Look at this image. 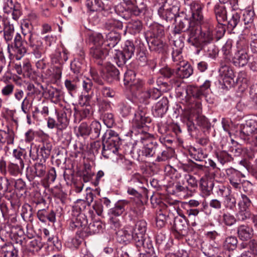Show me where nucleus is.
<instances>
[{"label":"nucleus","mask_w":257,"mask_h":257,"mask_svg":"<svg viewBox=\"0 0 257 257\" xmlns=\"http://www.w3.org/2000/svg\"><path fill=\"white\" fill-rule=\"evenodd\" d=\"M202 6L198 3L192 2L190 4V10L192 13V20L188 19L183 14L178 15L175 19L174 33L179 34L181 32L188 31L189 35L192 32V29L196 28L197 24H201L203 20L202 15Z\"/></svg>","instance_id":"f257e3e1"},{"label":"nucleus","mask_w":257,"mask_h":257,"mask_svg":"<svg viewBox=\"0 0 257 257\" xmlns=\"http://www.w3.org/2000/svg\"><path fill=\"white\" fill-rule=\"evenodd\" d=\"M182 51L181 49H174L172 53L173 61L174 63V65L178 66L182 63V62H186L183 59V57L181 55Z\"/></svg>","instance_id":"6e6d98bb"},{"label":"nucleus","mask_w":257,"mask_h":257,"mask_svg":"<svg viewBox=\"0 0 257 257\" xmlns=\"http://www.w3.org/2000/svg\"><path fill=\"white\" fill-rule=\"evenodd\" d=\"M238 240L236 237L229 236L227 237L224 242V246L229 250H234L237 246Z\"/></svg>","instance_id":"37998d69"},{"label":"nucleus","mask_w":257,"mask_h":257,"mask_svg":"<svg viewBox=\"0 0 257 257\" xmlns=\"http://www.w3.org/2000/svg\"><path fill=\"white\" fill-rule=\"evenodd\" d=\"M37 216L39 220L43 223H46L47 221L54 223L56 221V213L53 210H39Z\"/></svg>","instance_id":"5701e85b"},{"label":"nucleus","mask_w":257,"mask_h":257,"mask_svg":"<svg viewBox=\"0 0 257 257\" xmlns=\"http://www.w3.org/2000/svg\"><path fill=\"white\" fill-rule=\"evenodd\" d=\"M18 250L11 243H5L1 246L0 257H18Z\"/></svg>","instance_id":"c85d7f7f"},{"label":"nucleus","mask_w":257,"mask_h":257,"mask_svg":"<svg viewBox=\"0 0 257 257\" xmlns=\"http://www.w3.org/2000/svg\"><path fill=\"white\" fill-rule=\"evenodd\" d=\"M78 134L82 137L90 135V126L86 122H82L78 128Z\"/></svg>","instance_id":"774afa93"},{"label":"nucleus","mask_w":257,"mask_h":257,"mask_svg":"<svg viewBox=\"0 0 257 257\" xmlns=\"http://www.w3.org/2000/svg\"><path fill=\"white\" fill-rule=\"evenodd\" d=\"M119 76V72L114 66L111 64H109L107 66L105 77L108 82H112L115 80H118Z\"/></svg>","instance_id":"7c9ffc66"},{"label":"nucleus","mask_w":257,"mask_h":257,"mask_svg":"<svg viewBox=\"0 0 257 257\" xmlns=\"http://www.w3.org/2000/svg\"><path fill=\"white\" fill-rule=\"evenodd\" d=\"M134 121L138 128L143 127L144 125L151 121L148 116H146L144 110H140L135 114Z\"/></svg>","instance_id":"2f4dec72"},{"label":"nucleus","mask_w":257,"mask_h":257,"mask_svg":"<svg viewBox=\"0 0 257 257\" xmlns=\"http://www.w3.org/2000/svg\"><path fill=\"white\" fill-rule=\"evenodd\" d=\"M142 27V23L140 21L134 20L128 23L127 29L129 33L133 35H135L140 32Z\"/></svg>","instance_id":"58836bf2"},{"label":"nucleus","mask_w":257,"mask_h":257,"mask_svg":"<svg viewBox=\"0 0 257 257\" xmlns=\"http://www.w3.org/2000/svg\"><path fill=\"white\" fill-rule=\"evenodd\" d=\"M32 207L29 205H26L22 207L21 216L25 220L32 221L33 213Z\"/></svg>","instance_id":"052dcab7"},{"label":"nucleus","mask_w":257,"mask_h":257,"mask_svg":"<svg viewBox=\"0 0 257 257\" xmlns=\"http://www.w3.org/2000/svg\"><path fill=\"white\" fill-rule=\"evenodd\" d=\"M216 157L218 160L222 165L226 162L231 161L232 159L231 156L225 151H221L217 153Z\"/></svg>","instance_id":"e2e57ef3"},{"label":"nucleus","mask_w":257,"mask_h":257,"mask_svg":"<svg viewBox=\"0 0 257 257\" xmlns=\"http://www.w3.org/2000/svg\"><path fill=\"white\" fill-rule=\"evenodd\" d=\"M142 144V149L140 150L139 155L146 157L155 156L157 152H159L160 145L156 141L151 138H143L141 139Z\"/></svg>","instance_id":"1a4fd4ad"},{"label":"nucleus","mask_w":257,"mask_h":257,"mask_svg":"<svg viewBox=\"0 0 257 257\" xmlns=\"http://www.w3.org/2000/svg\"><path fill=\"white\" fill-rule=\"evenodd\" d=\"M122 26V23L120 21L115 19L108 20L104 24V27L105 29L107 30H111V31H114L113 30L115 29H121Z\"/></svg>","instance_id":"09e8293b"},{"label":"nucleus","mask_w":257,"mask_h":257,"mask_svg":"<svg viewBox=\"0 0 257 257\" xmlns=\"http://www.w3.org/2000/svg\"><path fill=\"white\" fill-rule=\"evenodd\" d=\"M135 49V46L133 42L127 40L125 41L121 52L125 55V57L130 59L134 55Z\"/></svg>","instance_id":"c03bdc74"},{"label":"nucleus","mask_w":257,"mask_h":257,"mask_svg":"<svg viewBox=\"0 0 257 257\" xmlns=\"http://www.w3.org/2000/svg\"><path fill=\"white\" fill-rule=\"evenodd\" d=\"M26 242H28L27 246L29 249L32 251H38L42 247V244L39 239L33 238L32 239H29L26 240Z\"/></svg>","instance_id":"5fc2aeb1"},{"label":"nucleus","mask_w":257,"mask_h":257,"mask_svg":"<svg viewBox=\"0 0 257 257\" xmlns=\"http://www.w3.org/2000/svg\"><path fill=\"white\" fill-rule=\"evenodd\" d=\"M57 116L56 127L60 131L65 130L69 124V119L67 118L66 112L64 111L58 112Z\"/></svg>","instance_id":"c9c22d12"},{"label":"nucleus","mask_w":257,"mask_h":257,"mask_svg":"<svg viewBox=\"0 0 257 257\" xmlns=\"http://www.w3.org/2000/svg\"><path fill=\"white\" fill-rule=\"evenodd\" d=\"M193 151V152H190V155L192 158L196 161H202L204 158L207 157V155L204 153L203 150L201 149H196L194 148Z\"/></svg>","instance_id":"680f3d73"},{"label":"nucleus","mask_w":257,"mask_h":257,"mask_svg":"<svg viewBox=\"0 0 257 257\" xmlns=\"http://www.w3.org/2000/svg\"><path fill=\"white\" fill-rule=\"evenodd\" d=\"M15 85L12 83H6L1 89V94L3 96L10 97L14 93Z\"/></svg>","instance_id":"4d7b16f0"},{"label":"nucleus","mask_w":257,"mask_h":257,"mask_svg":"<svg viewBox=\"0 0 257 257\" xmlns=\"http://www.w3.org/2000/svg\"><path fill=\"white\" fill-rule=\"evenodd\" d=\"M7 233L10 238L16 244H19L22 246L26 245V235L22 227L20 226H8Z\"/></svg>","instance_id":"9d476101"},{"label":"nucleus","mask_w":257,"mask_h":257,"mask_svg":"<svg viewBox=\"0 0 257 257\" xmlns=\"http://www.w3.org/2000/svg\"><path fill=\"white\" fill-rule=\"evenodd\" d=\"M174 0H166L165 3L158 10V15L166 21H171L177 17L178 8L174 5Z\"/></svg>","instance_id":"0eeeda50"},{"label":"nucleus","mask_w":257,"mask_h":257,"mask_svg":"<svg viewBox=\"0 0 257 257\" xmlns=\"http://www.w3.org/2000/svg\"><path fill=\"white\" fill-rule=\"evenodd\" d=\"M146 178L141 174L136 173L134 174L129 181L131 185L140 189L146 190L144 184L146 183Z\"/></svg>","instance_id":"c756f323"},{"label":"nucleus","mask_w":257,"mask_h":257,"mask_svg":"<svg viewBox=\"0 0 257 257\" xmlns=\"http://www.w3.org/2000/svg\"><path fill=\"white\" fill-rule=\"evenodd\" d=\"M0 6L5 13L12 14L14 20H17L20 17L21 13L19 7L14 4L13 0H0Z\"/></svg>","instance_id":"f8f14e48"},{"label":"nucleus","mask_w":257,"mask_h":257,"mask_svg":"<svg viewBox=\"0 0 257 257\" xmlns=\"http://www.w3.org/2000/svg\"><path fill=\"white\" fill-rule=\"evenodd\" d=\"M254 16V13L252 10H245L243 12L242 20L244 25L246 26L245 29L250 28L252 26Z\"/></svg>","instance_id":"ea45409f"},{"label":"nucleus","mask_w":257,"mask_h":257,"mask_svg":"<svg viewBox=\"0 0 257 257\" xmlns=\"http://www.w3.org/2000/svg\"><path fill=\"white\" fill-rule=\"evenodd\" d=\"M4 38L7 44L12 43L14 39V48L16 53V59L20 60L27 52V41H24L23 37L19 33H15L14 26L8 24L3 32Z\"/></svg>","instance_id":"f03ea898"},{"label":"nucleus","mask_w":257,"mask_h":257,"mask_svg":"<svg viewBox=\"0 0 257 257\" xmlns=\"http://www.w3.org/2000/svg\"><path fill=\"white\" fill-rule=\"evenodd\" d=\"M51 149V145L49 143H46V144H43V146L40 148V150H38V155L40 154L44 162H45V160L49 156Z\"/></svg>","instance_id":"3c124183"},{"label":"nucleus","mask_w":257,"mask_h":257,"mask_svg":"<svg viewBox=\"0 0 257 257\" xmlns=\"http://www.w3.org/2000/svg\"><path fill=\"white\" fill-rule=\"evenodd\" d=\"M103 36L101 34H96L93 38V46L90 50V55L94 62L99 65H102L108 54L109 50L101 44Z\"/></svg>","instance_id":"39448f33"},{"label":"nucleus","mask_w":257,"mask_h":257,"mask_svg":"<svg viewBox=\"0 0 257 257\" xmlns=\"http://www.w3.org/2000/svg\"><path fill=\"white\" fill-rule=\"evenodd\" d=\"M148 43L151 51L158 53L163 52L165 47V44L160 38L150 37Z\"/></svg>","instance_id":"b1692460"},{"label":"nucleus","mask_w":257,"mask_h":257,"mask_svg":"<svg viewBox=\"0 0 257 257\" xmlns=\"http://www.w3.org/2000/svg\"><path fill=\"white\" fill-rule=\"evenodd\" d=\"M103 37H104L103 36ZM104 38L102 39V41L99 42L104 45V46H108L109 48L114 47L119 41L120 39V35L119 33L116 31H111L105 35V40Z\"/></svg>","instance_id":"412c9836"},{"label":"nucleus","mask_w":257,"mask_h":257,"mask_svg":"<svg viewBox=\"0 0 257 257\" xmlns=\"http://www.w3.org/2000/svg\"><path fill=\"white\" fill-rule=\"evenodd\" d=\"M169 101L166 97H163L153 108V114L157 117H162L168 109Z\"/></svg>","instance_id":"aec40b11"},{"label":"nucleus","mask_w":257,"mask_h":257,"mask_svg":"<svg viewBox=\"0 0 257 257\" xmlns=\"http://www.w3.org/2000/svg\"><path fill=\"white\" fill-rule=\"evenodd\" d=\"M114 59L115 63L119 67L123 66L126 61L130 59L125 57V55L121 51L114 50Z\"/></svg>","instance_id":"79ce46f5"},{"label":"nucleus","mask_w":257,"mask_h":257,"mask_svg":"<svg viewBox=\"0 0 257 257\" xmlns=\"http://www.w3.org/2000/svg\"><path fill=\"white\" fill-rule=\"evenodd\" d=\"M185 91L187 95L191 94L193 97L199 100L202 96H205L206 94V92L202 91L199 88H198L192 86L188 87Z\"/></svg>","instance_id":"a18cd8bd"},{"label":"nucleus","mask_w":257,"mask_h":257,"mask_svg":"<svg viewBox=\"0 0 257 257\" xmlns=\"http://www.w3.org/2000/svg\"><path fill=\"white\" fill-rule=\"evenodd\" d=\"M159 152H157L156 155V159L155 160L156 162H164L167 160L169 158V152L167 150H163L162 149V146L160 145Z\"/></svg>","instance_id":"bf43d9fd"},{"label":"nucleus","mask_w":257,"mask_h":257,"mask_svg":"<svg viewBox=\"0 0 257 257\" xmlns=\"http://www.w3.org/2000/svg\"><path fill=\"white\" fill-rule=\"evenodd\" d=\"M251 216V214L249 211L245 208L239 207L238 211L236 214V219L237 221H244Z\"/></svg>","instance_id":"603ef678"},{"label":"nucleus","mask_w":257,"mask_h":257,"mask_svg":"<svg viewBox=\"0 0 257 257\" xmlns=\"http://www.w3.org/2000/svg\"><path fill=\"white\" fill-rule=\"evenodd\" d=\"M193 68L188 62H182L176 66L175 69V75L180 78H187L193 74Z\"/></svg>","instance_id":"f3484780"},{"label":"nucleus","mask_w":257,"mask_h":257,"mask_svg":"<svg viewBox=\"0 0 257 257\" xmlns=\"http://www.w3.org/2000/svg\"><path fill=\"white\" fill-rule=\"evenodd\" d=\"M27 44L32 48L33 53L37 58H41L43 52L42 42L40 41L36 40L35 38L27 41Z\"/></svg>","instance_id":"cd10ccee"},{"label":"nucleus","mask_w":257,"mask_h":257,"mask_svg":"<svg viewBox=\"0 0 257 257\" xmlns=\"http://www.w3.org/2000/svg\"><path fill=\"white\" fill-rule=\"evenodd\" d=\"M249 56L245 49L238 50L232 59L234 65L238 67H243L248 62Z\"/></svg>","instance_id":"4be33fe9"},{"label":"nucleus","mask_w":257,"mask_h":257,"mask_svg":"<svg viewBox=\"0 0 257 257\" xmlns=\"http://www.w3.org/2000/svg\"><path fill=\"white\" fill-rule=\"evenodd\" d=\"M219 219L221 223L228 227L235 224L237 222L234 215L227 211L223 212L219 215Z\"/></svg>","instance_id":"473e14b6"},{"label":"nucleus","mask_w":257,"mask_h":257,"mask_svg":"<svg viewBox=\"0 0 257 257\" xmlns=\"http://www.w3.org/2000/svg\"><path fill=\"white\" fill-rule=\"evenodd\" d=\"M236 199L230 194L225 197L223 201V205L226 209L233 210L236 207Z\"/></svg>","instance_id":"13d9d810"},{"label":"nucleus","mask_w":257,"mask_h":257,"mask_svg":"<svg viewBox=\"0 0 257 257\" xmlns=\"http://www.w3.org/2000/svg\"><path fill=\"white\" fill-rule=\"evenodd\" d=\"M88 224L87 219L86 216L83 214H79L72 220L70 224V227L72 230L77 229L76 232L77 235H81L84 228Z\"/></svg>","instance_id":"dca6fc26"},{"label":"nucleus","mask_w":257,"mask_h":257,"mask_svg":"<svg viewBox=\"0 0 257 257\" xmlns=\"http://www.w3.org/2000/svg\"><path fill=\"white\" fill-rule=\"evenodd\" d=\"M13 181L5 177H0V192L2 194L10 189L13 184Z\"/></svg>","instance_id":"864d4df0"},{"label":"nucleus","mask_w":257,"mask_h":257,"mask_svg":"<svg viewBox=\"0 0 257 257\" xmlns=\"http://www.w3.org/2000/svg\"><path fill=\"white\" fill-rule=\"evenodd\" d=\"M117 240L122 243H127L132 240L136 242V237L135 232L133 231V227L127 226L122 229L118 230L116 232Z\"/></svg>","instance_id":"ddd939ff"},{"label":"nucleus","mask_w":257,"mask_h":257,"mask_svg":"<svg viewBox=\"0 0 257 257\" xmlns=\"http://www.w3.org/2000/svg\"><path fill=\"white\" fill-rule=\"evenodd\" d=\"M21 30L24 41L31 40V39L35 38L33 33V26L29 21L25 20L23 21L21 24Z\"/></svg>","instance_id":"393cba45"},{"label":"nucleus","mask_w":257,"mask_h":257,"mask_svg":"<svg viewBox=\"0 0 257 257\" xmlns=\"http://www.w3.org/2000/svg\"><path fill=\"white\" fill-rule=\"evenodd\" d=\"M226 173L230 184L235 189H240L242 183L241 179L244 176L232 168L226 169Z\"/></svg>","instance_id":"4468645a"},{"label":"nucleus","mask_w":257,"mask_h":257,"mask_svg":"<svg viewBox=\"0 0 257 257\" xmlns=\"http://www.w3.org/2000/svg\"><path fill=\"white\" fill-rule=\"evenodd\" d=\"M136 73L134 70H127L124 74V82L125 84L130 85L132 90L139 89L143 85L142 81L136 79Z\"/></svg>","instance_id":"6ab92c4d"},{"label":"nucleus","mask_w":257,"mask_h":257,"mask_svg":"<svg viewBox=\"0 0 257 257\" xmlns=\"http://www.w3.org/2000/svg\"><path fill=\"white\" fill-rule=\"evenodd\" d=\"M120 144L121 140L118 134L113 130H107L102 136L101 154L103 157L108 159L113 155H117Z\"/></svg>","instance_id":"7ed1b4c3"},{"label":"nucleus","mask_w":257,"mask_h":257,"mask_svg":"<svg viewBox=\"0 0 257 257\" xmlns=\"http://www.w3.org/2000/svg\"><path fill=\"white\" fill-rule=\"evenodd\" d=\"M4 194L5 198L10 201L11 204L13 207L19 206V197L21 196L19 194L16 192V191L12 190V187L3 194Z\"/></svg>","instance_id":"f704fd0d"},{"label":"nucleus","mask_w":257,"mask_h":257,"mask_svg":"<svg viewBox=\"0 0 257 257\" xmlns=\"http://www.w3.org/2000/svg\"><path fill=\"white\" fill-rule=\"evenodd\" d=\"M214 184L211 180L202 178L200 180V186L202 193L205 196H209L212 192Z\"/></svg>","instance_id":"4c0bfd02"},{"label":"nucleus","mask_w":257,"mask_h":257,"mask_svg":"<svg viewBox=\"0 0 257 257\" xmlns=\"http://www.w3.org/2000/svg\"><path fill=\"white\" fill-rule=\"evenodd\" d=\"M68 50L64 47L62 48V50L59 49L56 50L55 52L51 55L52 63L54 65L63 66L68 59Z\"/></svg>","instance_id":"a211bd4d"},{"label":"nucleus","mask_w":257,"mask_h":257,"mask_svg":"<svg viewBox=\"0 0 257 257\" xmlns=\"http://www.w3.org/2000/svg\"><path fill=\"white\" fill-rule=\"evenodd\" d=\"M240 137L244 140H251L254 146L257 147V122L251 120L247 121L241 127Z\"/></svg>","instance_id":"6e6552de"},{"label":"nucleus","mask_w":257,"mask_h":257,"mask_svg":"<svg viewBox=\"0 0 257 257\" xmlns=\"http://www.w3.org/2000/svg\"><path fill=\"white\" fill-rule=\"evenodd\" d=\"M93 84L91 79L89 78H85L82 82V87L83 92L87 93L88 97H91L93 94Z\"/></svg>","instance_id":"a19ab883"},{"label":"nucleus","mask_w":257,"mask_h":257,"mask_svg":"<svg viewBox=\"0 0 257 257\" xmlns=\"http://www.w3.org/2000/svg\"><path fill=\"white\" fill-rule=\"evenodd\" d=\"M133 110L132 106L127 103L121 102L119 104V111L123 117L130 115Z\"/></svg>","instance_id":"0e129e2a"},{"label":"nucleus","mask_w":257,"mask_h":257,"mask_svg":"<svg viewBox=\"0 0 257 257\" xmlns=\"http://www.w3.org/2000/svg\"><path fill=\"white\" fill-rule=\"evenodd\" d=\"M46 167L43 163H36L27 171V177L32 181L36 177L41 178L45 175Z\"/></svg>","instance_id":"2eb2a0df"},{"label":"nucleus","mask_w":257,"mask_h":257,"mask_svg":"<svg viewBox=\"0 0 257 257\" xmlns=\"http://www.w3.org/2000/svg\"><path fill=\"white\" fill-rule=\"evenodd\" d=\"M85 5L90 12H99L104 17H107L111 13V2H102L100 0H86Z\"/></svg>","instance_id":"423d86ee"},{"label":"nucleus","mask_w":257,"mask_h":257,"mask_svg":"<svg viewBox=\"0 0 257 257\" xmlns=\"http://www.w3.org/2000/svg\"><path fill=\"white\" fill-rule=\"evenodd\" d=\"M136 237V244L137 246H145V233L147 230V222L144 220L137 222L135 227H133Z\"/></svg>","instance_id":"9b49d317"},{"label":"nucleus","mask_w":257,"mask_h":257,"mask_svg":"<svg viewBox=\"0 0 257 257\" xmlns=\"http://www.w3.org/2000/svg\"><path fill=\"white\" fill-rule=\"evenodd\" d=\"M128 203L126 200H119L115 204L114 207L110 210L111 215L115 217L121 215L125 210V207Z\"/></svg>","instance_id":"e433bc0d"},{"label":"nucleus","mask_w":257,"mask_h":257,"mask_svg":"<svg viewBox=\"0 0 257 257\" xmlns=\"http://www.w3.org/2000/svg\"><path fill=\"white\" fill-rule=\"evenodd\" d=\"M24 167V163H12L9 165L8 171L11 175L16 176L21 173Z\"/></svg>","instance_id":"49530a36"},{"label":"nucleus","mask_w":257,"mask_h":257,"mask_svg":"<svg viewBox=\"0 0 257 257\" xmlns=\"http://www.w3.org/2000/svg\"><path fill=\"white\" fill-rule=\"evenodd\" d=\"M220 73L222 76H224V81H227L226 79H233L234 73L233 70L228 66H222L219 69Z\"/></svg>","instance_id":"8fccbe9b"},{"label":"nucleus","mask_w":257,"mask_h":257,"mask_svg":"<svg viewBox=\"0 0 257 257\" xmlns=\"http://www.w3.org/2000/svg\"><path fill=\"white\" fill-rule=\"evenodd\" d=\"M200 24H197L196 28L192 29V32L189 34L187 41L190 44L196 47L204 44L210 43L213 40V35L210 28L203 29Z\"/></svg>","instance_id":"20e7f679"},{"label":"nucleus","mask_w":257,"mask_h":257,"mask_svg":"<svg viewBox=\"0 0 257 257\" xmlns=\"http://www.w3.org/2000/svg\"><path fill=\"white\" fill-rule=\"evenodd\" d=\"M216 18L218 23L221 24L227 19V12L225 7L222 5L216 4L214 8Z\"/></svg>","instance_id":"72a5a7b5"},{"label":"nucleus","mask_w":257,"mask_h":257,"mask_svg":"<svg viewBox=\"0 0 257 257\" xmlns=\"http://www.w3.org/2000/svg\"><path fill=\"white\" fill-rule=\"evenodd\" d=\"M101 130V125L98 121H93L90 125V134L94 139L99 137Z\"/></svg>","instance_id":"de8ad7c7"},{"label":"nucleus","mask_w":257,"mask_h":257,"mask_svg":"<svg viewBox=\"0 0 257 257\" xmlns=\"http://www.w3.org/2000/svg\"><path fill=\"white\" fill-rule=\"evenodd\" d=\"M238 236L242 240H247L253 235V229L247 225H240L237 229Z\"/></svg>","instance_id":"bb28decb"},{"label":"nucleus","mask_w":257,"mask_h":257,"mask_svg":"<svg viewBox=\"0 0 257 257\" xmlns=\"http://www.w3.org/2000/svg\"><path fill=\"white\" fill-rule=\"evenodd\" d=\"M195 119L197 122V124L198 125L204 128H208L210 127V122H209L208 119L204 115H202V113L200 114L196 115Z\"/></svg>","instance_id":"69168bd1"},{"label":"nucleus","mask_w":257,"mask_h":257,"mask_svg":"<svg viewBox=\"0 0 257 257\" xmlns=\"http://www.w3.org/2000/svg\"><path fill=\"white\" fill-rule=\"evenodd\" d=\"M197 48H200L197 50V54H199L201 50H203L206 56L213 59L216 57L218 52L216 46L211 43L204 44Z\"/></svg>","instance_id":"a878e982"},{"label":"nucleus","mask_w":257,"mask_h":257,"mask_svg":"<svg viewBox=\"0 0 257 257\" xmlns=\"http://www.w3.org/2000/svg\"><path fill=\"white\" fill-rule=\"evenodd\" d=\"M82 66V62L78 59H75L70 64L71 70L77 75L81 73Z\"/></svg>","instance_id":"338daca9"}]
</instances>
